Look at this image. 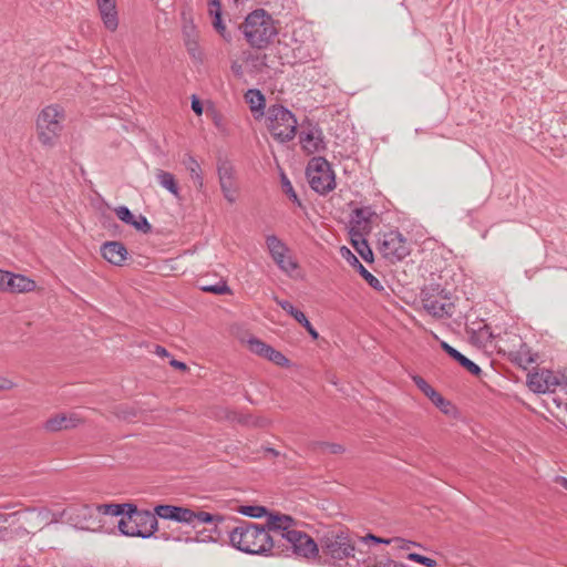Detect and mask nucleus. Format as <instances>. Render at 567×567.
<instances>
[{"instance_id": "1", "label": "nucleus", "mask_w": 567, "mask_h": 567, "mask_svg": "<svg viewBox=\"0 0 567 567\" xmlns=\"http://www.w3.org/2000/svg\"><path fill=\"white\" fill-rule=\"evenodd\" d=\"M274 542L261 524L237 518L231 542L237 550L249 555L278 556Z\"/></svg>"}, {"instance_id": "2", "label": "nucleus", "mask_w": 567, "mask_h": 567, "mask_svg": "<svg viewBox=\"0 0 567 567\" xmlns=\"http://www.w3.org/2000/svg\"><path fill=\"white\" fill-rule=\"evenodd\" d=\"M319 563L333 564L341 567L340 561L353 559L354 565L347 561L349 567H360L359 559H354L355 544L348 528L338 527L326 532L319 539Z\"/></svg>"}, {"instance_id": "3", "label": "nucleus", "mask_w": 567, "mask_h": 567, "mask_svg": "<svg viewBox=\"0 0 567 567\" xmlns=\"http://www.w3.org/2000/svg\"><path fill=\"white\" fill-rule=\"evenodd\" d=\"M275 20L265 9L251 11L243 23L237 25L247 43L256 49L267 48L277 35L278 30Z\"/></svg>"}, {"instance_id": "4", "label": "nucleus", "mask_w": 567, "mask_h": 567, "mask_svg": "<svg viewBox=\"0 0 567 567\" xmlns=\"http://www.w3.org/2000/svg\"><path fill=\"white\" fill-rule=\"evenodd\" d=\"M267 128L280 143H287L297 135L298 122L295 114L281 104H272L266 110Z\"/></svg>"}, {"instance_id": "5", "label": "nucleus", "mask_w": 567, "mask_h": 567, "mask_svg": "<svg viewBox=\"0 0 567 567\" xmlns=\"http://www.w3.org/2000/svg\"><path fill=\"white\" fill-rule=\"evenodd\" d=\"M306 176L311 189L319 195H327L336 188L334 172L324 157H312L307 165Z\"/></svg>"}, {"instance_id": "6", "label": "nucleus", "mask_w": 567, "mask_h": 567, "mask_svg": "<svg viewBox=\"0 0 567 567\" xmlns=\"http://www.w3.org/2000/svg\"><path fill=\"white\" fill-rule=\"evenodd\" d=\"M424 309L436 318H451L454 313L451 291L440 285L425 286L420 293Z\"/></svg>"}, {"instance_id": "7", "label": "nucleus", "mask_w": 567, "mask_h": 567, "mask_svg": "<svg viewBox=\"0 0 567 567\" xmlns=\"http://www.w3.org/2000/svg\"><path fill=\"white\" fill-rule=\"evenodd\" d=\"M266 518V523L261 525L275 540V553L280 556L282 554V543L296 530L292 528L296 525V519L290 515L270 511Z\"/></svg>"}, {"instance_id": "8", "label": "nucleus", "mask_w": 567, "mask_h": 567, "mask_svg": "<svg viewBox=\"0 0 567 567\" xmlns=\"http://www.w3.org/2000/svg\"><path fill=\"white\" fill-rule=\"evenodd\" d=\"M378 249L382 257L394 264L410 255L408 239L398 230L383 233L378 238Z\"/></svg>"}, {"instance_id": "9", "label": "nucleus", "mask_w": 567, "mask_h": 567, "mask_svg": "<svg viewBox=\"0 0 567 567\" xmlns=\"http://www.w3.org/2000/svg\"><path fill=\"white\" fill-rule=\"evenodd\" d=\"M62 110L56 105L44 107L37 118L39 141L45 146H52L54 140L62 130L59 117H62Z\"/></svg>"}, {"instance_id": "10", "label": "nucleus", "mask_w": 567, "mask_h": 567, "mask_svg": "<svg viewBox=\"0 0 567 567\" xmlns=\"http://www.w3.org/2000/svg\"><path fill=\"white\" fill-rule=\"evenodd\" d=\"M284 556L296 555L302 558H318L320 555V545L307 533L301 530H295L290 536L282 543Z\"/></svg>"}, {"instance_id": "11", "label": "nucleus", "mask_w": 567, "mask_h": 567, "mask_svg": "<svg viewBox=\"0 0 567 567\" xmlns=\"http://www.w3.org/2000/svg\"><path fill=\"white\" fill-rule=\"evenodd\" d=\"M266 246L274 262L281 271L291 275L298 269V262L289 255V247L278 236L268 235L266 237Z\"/></svg>"}, {"instance_id": "12", "label": "nucleus", "mask_w": 567, "mask_h": 567, "mask_svg": "<svg viewBox=\"0 0 567 567\" xmlns=\"http://www.w3.org/2000/svg\"><path fill=\"white\" fill-rule=\"evenodd\" d=\"M212 520L209 522H199V525L207 524L213 525L208 528V542L214 543H229L231 545L233 542V530L236 526L237 518L225 516L220 514H212Z\"/></svg>"}, {"instance_id": "13", "label": "nucleus", "mask_w": 567, "mask_h": 567, "mask_svg": "<svg viewBox=\"0 0 567 567\" xmlns=\"http://www.w3.org/2000/svg\"><path fill=\"white\" fill-rule=\"evenodd\" d=\"M302 130L299 133V141L302 150L307 154H313L326 150L323 133L318 124H312L309 120L301 124Z\"/></svg>"}, {"instance_id": "14", "label": "nucleus", "mask_w": 567, "mask_h": 567, "mask_svg": "<svg viewBox=\"0 0 567 567\" xmlns=\"http://www.w3.org/2000/svg\"><path fill=\"white\" fill-rule=\"evenodd\" d=\"M248 348L252 353L269 360L276 365L289 367L290 361L284 353L256 337L248 340Z\"/></svg>"}, {"instance_id": "15", "label": "nucleus", "mask_w": 567, "mask_h": 567, "mask_svg": "<svg viewBox=\"0 0 567 567\" xmlns=\"http://www.w3.org/2000/svg\"><path fill=\"white\" fill-rule=\"evenodd\" d=\"M560 384V380L551 370H543L542 372H532L527 375V385L534 393H546L554 391Z\"/></svg>"}, {"instance_id": "16", "label": "nucleus", "mask_w": 567, "mask_h": 567, "mask_svg": "<svg viewBox=\"0 0 567 567\" xmlns=\"http://www.w3.org/2000/svg\"><path fill=\"white\" fill-rule=\"evenodd\" d=\"M131 522L133 529L141 530V534L134 537L150 538L158 532V520L155 518V514L148 509L141 511Z\"/></svg>"}, {"instance_id": "17", "label": "nucleus", "mask_w": 567, "mask_h": 567, "mask_svg": "<svg viewBox=\"0 0 567 567\" xmlns=\"http://www.w3.org/2000/svg\"><path fill=\"white\" fill-rule=\"evenodd\" d=\"M341 256L352 266L360 276L368 282V285L375 291H384L381 281L373 276L357 258V256L346 246L340 249Z\"/></svg>"}, {"instance_id": "18", "label": "nucleus", "mask_w": 567, "mask_h": 567, "mask_svg": "<svg viewBox=\"0 0 567 567\" xmlns=\"http://www.w3.org/2000/svg\"><path fill=\"white\" fill-rule=\"evenodd\" d=\"M412 380L417 389L431 400V402L439 408L443 413L449 414L452 408L451 401L446 400L439 393L431 384L426 382L421 375H413Z\"/></svg>"}, {"instance_id": "19", "label": "nucleus", "mask_w": 567, "mask_h": 567, "mask_svg": "<svg viewBox=\"0 0 567 567\" xmlns=\"http://www.w3.org/2000/svg\"><path fill=\"white\" fill-rule=\"evenodd\" d=\"M212 513L204 511H193L184 506H176L174 522L190 525L194 529L199 526V522L212 520Z\"/></svg>"}, {"instance_id": "20", "label": "nucleus", "mask_w": 567, "mask_h": 567, "mask_svg": "<svg viewBox=\"0 0 567 567\" xmlns=\"http://www.w3.org/2000/svg\"><path fill=\"white\" fill-rule=\"evenodd\" d=\"M101 255L114 266H123L127 259V248L122 241H106L101 246Z\"/></svg>"}, {"instance_id": "21", "label": "nucleus", "mask_w": 567, "mask_h": 567, "mask_svg": "<svg viewBox=\"0 0 567 567\" xmlns=\"http://www.w3.org/2000/svg\"><path fill=\"white\" fill-rule=\"evenodd\" d=\"M364 235L367 234L361 230V227H350L349 229L350 243L352 247L362 257L363 260L371 264L374 261V255L368 240L364 238Z\"/></svg>"}, {"instance_id": "22", "label": "nucleus", "mask_w": 567, "mask_h": 567, "mask_svg": "<svg viewBox=\"0 0 567 567\" xmlns=\"http://www.w3.org/2000/svg\"><path fill=\"white\" fill-rule=\"evenodd\" d=\"M274 300L282 310H285L299 324H301L313 340H317L319 338L318 331L313 328L311 322L308 320V318L301 310L293 307V305L288 300H282V299H279L278 297H275Z\"/></svg>"}, {"instance_id": "23", "label": "nucleus", "mask_w": 567, "mask_h": 567, "mask_svg": "<svg viewBox=\"0 0 567 567\" xmlns=\"http://www.w3.org/2000/svg\"><path fill=\"white\" fill-rule=\"evenodd\" d=\"M104 27L110 31H115L118 27V16L115 0H96Z\"/></svg>"}, {"instance_id": "24", "label": "nucleus", "mask_w": 567, "mask_h": 567, "mask_svg": "<svg viewBox=\"0 0 567 567\" xmlns=\"http://www.w3.org/2000/svg\"><path fill=\"white\" fill-rule=\"evenodd\" d=\"M377 216V213L371 206L354 208L350 214L351 227H361V230L365 234H370L372 230V218Z\"/></svg>"}, {"instance_id": "25", "label": "nucleus", "mask_w": 567, "mask_h": 567, "mask_svg": "<svg viewBox=\"0 0 567 567\" xmlns=\"http://www.w3.org/2000/svg\"><path fill=\"white\" fill-rule=\"evenodd\" d=\"M6 286V292L22 293L33 291L37 285L34 280L24 275L12 274L9 271Z\"/></svg>"}, {"instance_id": "26", "label": "nucleus", "mask_w": 567, "mask_h": 567, "mask_svg": "<svg viewBox=\"0 0 567 567\" xmlns=\"http://www.w3.org/2000/svg\"><path fill=\"white\" fill-rule=\"evenodd\" d=\"M80 512L83 517L90 516L92 517L94 513L110 515V516H122L124 512L122 507V503H107V504H97V505H82Z\"/></svg>"}, {"instance_id": "27", "label": "nucleus", "mask_w": 567, "mask_h": 567, "mask_svg": "<svg viewBox=\"0 0 567 567\" xmlns=\"http://www.w3.org/2000/svg\"><path fill=\"white\" fill-rule=\"evenodd\" d=\"M80 422L81 419L76 414L68 416L62 413L47 420L44 427L50 432H58L61 430L74 429Z\"/></svg>"}, {"instance_id": "28", "label": "nucleus", "mask_w": 567, "mask_h": 567, "mask_svg": "<svg viewBox=\"0 0 567 567\" xmlns=\"http://www.w3.org/2000/svg\"><path fill=\"white\" fill-rule=\"evenodd\" d=\"M245 101L256 120L266 116V97L259 90L249 89L245 94Z\"/></svg>"}, {"instance_id": "29", "label": "nucleus", "mask_w": 567, "mask_h": 567, "mask_svg": "<svg viewBox=\"0 0 567 567\" xmlns=\"http://www.w3.org/2000/svg\"><path fill=\"white\" fill-rule=\"evenodd\" d=\"M184 42L187 49V52L194 60L202 61L203 53L199 49V44L197 41V34L195 30V25L192 23L189 25H185L183 29Z\"/></svg>"}, {"instance_id": "30", "label": "nucleus", "mask_w": 567, "mask_h": 567, "mask_svg": "<svg viewBox=\"0 0 567 567\" xmlns=\"http://www.w3.org/2000/svg\"><path fill=\"white\" fill-rule=\"evenodd\" d=\"M509 359L523 369H526L527 365L536 361V358L530 353V349L526 343H522L518 351L511 352Z\"/></svg>"}, {"instance_id": "31", "label": "nucleus", "mask_w": 567, "mask_h": 567, "mask_svg": "<svg viewBox=\"0 0 567 567\" xmlns=\"http://www.w3.org/2000/svg\"><path fill=\"white\" fill-rule=\"evenodd\" d=\"M212 19V25L214 30L228 43L233 41L234 34L227 29L223 20V10L217 12L208 13Z\"/></svg>"}, {"instance_id": "32", "label": "nucleus", "mask_w": 567, "mask_h": 567, "mask_svg": "<svg viewBox=\"0 0 567 567\" xmlns=\"http://www.w3.org/2000/svg\"><path fill=\"white\" fill-rule=\"evenodd\" d=\"M156 178L162 187L167 189L175 197H179V187L175 176L172 173L158 169Z\"/></svg>"}, {"instance_id": "33", "label": "nucleus", "mask_w": 567, "mask_h": 567, "mask_svg": "<svg viewBox=\"0 0 567 567\" xmlns=\"http://www.w3.org/2000/svg\"><path fill=\"white\" fill-rule=\"evenodd\" d=\"M184 165L186 169L189 172L190 177L194 184L200 189L204 186V178L202 175V168L199 163L190 155H187V158L184 159Z\"/></svg>"}, {"instance_id": "34", "label": "nucleus", "mask_w": 567, "mask_h": 567, "mask_svg": "<svg viewBox=\"0 0 567 567\" xmlns=\"http://www.w3.org/2000/svg\"><path fill=\"white\" fill-rule=\"evenodd\" d=\"M361 540L365 542V543L371 542L373 544H385V545H389L391 543H398V544H400L399 547H401L403 549H408L410 547V545H414V543L408 542L400 537L383 538V537L375 536L372 533H368L364 537H361Z\"/></svg>"}, {"instance_id": "35", "label": "nucleus", "mask_w": 567, "mask_h": 567, "mask_svg": "<svg viewBox=\"0 0 567 567\" xmlns=\"http://www.w3.org/2000/svg\"><path fill=\"white\" fill-rule=\"evenodd\" d=\"M268 512L269 509L262 505H239L237 507V513L251 518L266 517Z\"/></svg>"}, {"instance_id": "36", "label": "nucleus", "mask_w": 567, "mask_h": 567, "mask_svg": "<svg viewBox=\"0 0 567 567\" xmlns=\"http://www.w3.org/2000/svg\"><path fill=\"white\" fill-rule=\"evenodd\" d=\"M219 182L234 181V166L229 161L219 159L217 164Z\"/></svg>"}, {"instance_id": "37", "label": "nucleus", "mask_w": 567, "mask_h": 567, "mask_svg": "<svg viewBox=\"0 0 567 567\" xmlns=\"http://www.w3.org/2000/svg\"><path fill=\"white\" fill-rule=\"evenodd\" d=\"M200 290L217 296L231 293V289L229 288L226 281H219L218 284L215 285H202Z\"/></svg>"}, {"instance_id": "38", "label": "nucleus", "mask_w": 567, "mask_h": 567, "mask_svg": "<svg viewBox=\"0 0 567 567\" xmlns=\"http://www.w3.org/2000/svg\"><path fill=\"white\" fill-rule=\"evenodd\" d=\"M177 505L171 504H158L154 507L153 513L155 514V518L159 517L163 519H174V513Z\"/></svg>"}, {"instance_id": "39", "label": "nucleus", "mask_w": 567, "mask_h": 567, "mask_svg": "<svg viewBox=\"0 0 567 567\" xmlns=\"http://www.w3.org/2000/svg\"><path fill=\"white\" fill-rule=\"evenodd\" d=\"M281 187L284 193L288 196V198L299 207H302V203L299 199L297 193L295 192L292 184L288 179V177L285 174H281Z\"/></svg>"}, {"instance_id": "40", "label": "nucleus", "mask_w": 567, "mask_h": 567, "mask_svg": "<svg viewBox=\"0 0 567 567\" xmlns=\"http://www.w3.org/2000/svg\"><path fill=\"white\" fill-rule=\"evenodd\" d=\"M117 529L121 535L126 537H134L135 535H140V529H133L132 522L124 516L117 522Z\"/></svg>"}, {"instance_id": "41", "label": "nucleus", "mask_w": 567, "mask_h": 567, "mask_svg": "<svg viewBox=\"0 0 567 567\" xmlns=\"http://www.w3.org/2000/svg\"><path fill=\"white\" fill-rule=\"evenodd\" d=\"M220 189L223 192L224 197L230 203H235L237 199V187L234 181L219 182Z\"/></svg>"}, {"instance_id": "42", "label": "nucleus", "mask_w": 567, "mask_h": 567, "mask_svg": "<svg viewBox=\"0 0 567 567\" xmlns=\"http://www.w3.org/2000/svg\"><path fill=\"white\" fill-rule=\"evenodd\" d=\"M115 214L124 224L133 226L135 224V215L126 206H118L115 208Z\"/></svg>"}, {"instance_id": "43", "label": "nucleus", "mask_w": 567, "mask_h": 567, "mask_svg": "<svg viewBox=\"0 0 567 567\" xmlns=\"http://www.w3.org/2000/svg\"><path fill=\"white\" fill-rule=\"evenodd\" d=\"M16 515H17V513H10V514L0 513V540L7 539V537L10 535L9 520H10V518L14 517Z\"/></svg>"}, {"instance_id": "44", "label": "nucleus", "mask_w": 567, "mask_h": 567, "mask_svg": "<svg viewBox=\"0 0 567 567\" xmlns=\"http://www.w3.org/2000/svg\"><path fill=\"white\" fill-rule=\"evenodd\" d=\"M457 363L474 377H480L482 373V369L464 354L460 358Z\"/></svg>"}, {"instance_id": "45", "label": "nucleus", "mask_w": 567, "mask_h": 567, "mask_svg": "<svg viewBox=\"0 0 567 567\" xmlns=\"http://www.w3.org/2000/svg\"><path fill=\"white\" fill-rule=\"evenodd\" d=\"M132 227L145 235L152 233V225L143 215H138L135 217V224H133Z\"/></svg>"}, {"instance_id": "46", "label": "nucleus", "mask_w": 567, "mask_h": 567, "mask_svg": "<svg viewBox=\"0 0 567 567\" xmlns=\"http://www.w3.org/2000/svg\"><path fill=\"white\" fill-rule=\"evenodd\" d=\"M406 558L409 560L419 563V564L424 565L426 567H436V565H437L436 560H434V559H432L430 557L423 556L421 554H417V553H410V554H408Z\"/></svg>"}, {"instance_id": "47", "label": "nucleus", "mask_w": 567, "mask_h": 567, "mask_svg": "<svg viewBox=\"0 0 567 567\" xmlns=\"http://www.w3.org/2000/svg\"><path fill=\"white\" fill-rule=\"evenodd\" d=\"M316 445L323 452H329L330 454H340L344 452V447L338 443L330 442H317Z\"/></svg>"}, {"instance_id": "48", "label": "nucleus", "mask_w": 567, "mask_h": 567, "mask_svg": "<svg viewBox=\"0 0 567 567\" xmlns=\"http://www.w3.org/2000/svg\"><path fill=\"white\" fill-rule=\"evenodd\" d=\"M122 507L124 509L122 516L126 517L130 520L134 518L136 515H138L142 511L134 503H122Z\"/></svg>"}, {"instance_id": "49", "label": "nucleus", "mask_w": 567, "mask_h": 567, "mask_svg": "<svg viewBox=\"0 0 567 567\" xmlns=\"http://www.w3.org/2000/svg\"><path fill=\"white\" fill-rule=\"evenodd\" d=\"M362 567H406L403 563H399L388 558L385 561H377V563H362Z\"/></svg>"}, {"instance_id": "50", "label": "nucleus", "mask_w": 567, "mask_h": 567, "mask_svg": "<svg viewBox=\"0 0 567 567\" xmlns=\"http://www.w3.org/2000/svg\"><path fill=\"white\" fill-rule=\"evenodd\" d=\"M208 530H209L208 528H203L200 530H197L196 537H194V538L186 537L185 542H207L208 540V538H207Z\"/></svg>"}, {"instance_id": "51", "label": "nucleus", "mask_w": 567, "mask_h": 567, "mask_svg": "<svg viewBox=\"0 0 567 567\" xmlns=\"http://www.w3.org/2000/svg\"><path fill=\"white\" fill-rule=\"evenodd\" d=\"M190 106H192V110L194 111L195 114L202 115V113H203V103H202V101L196 95L192 96Z\"/></svg>"}, {"instance_id": "52", "label": "nucleus", "mask_w": 567, "mask_h": 567, "mask_svg": "<svg viewBox=\"0 0 567 567\" xmlns=\"http://www.w3.org/2000/svg\"><path fill=\"white\" fill-rule=\"evenodd\" d=\"M207 4H208V10H207L208 13L223 10L220 0H207Z\"/></svg>"}, {"instance_id": "53", "label": "nucleus", "mask_w": 567, "mask_h": 567, "mask_svg": "<svg viewBox=\"0 0 567 567\" xmlns=\"http://www.w3.org/2000/svg\"><path fill=\"white\" fill-rule=\"evenodd\" d=\"M477 333L480 337H484L486 340H489L493 337L491 328L487 324L481 327Z\"/></svg>"}, {"instance_id": "54", "label": "nucleus", "mask_w": 567, "mask_h": 567, "mask_svg": "<svg viewBox=\"0 0 567 567\" xmlns=\"http://www.w3.org/2000/svg\"><path fill=\"white\" fill-rule=\"evenodd\" d=\"M8 274L9 271L0 269V290L7 291L6 281L8 280Z\"/></svg>"}, {"instance_id": "55", "label": "nucleus", "mask_w": 567, "mask_h": 567, "mask_svg": "<svg viewBox=\"0 0 567 567\" xmlns=\"http://www.w3.org/2000/svg\"><path fill=\"white\" fill-rule=\"evenodd\" d=\"M169 364L181 371H186L188 369L186 363L178 361L174 358L169 361Z\"/></svg>"}, {"instance_id": "56", "label": "nucleus", "mask_w": 567, "mask_h": 567, "mask_svg": "<svg viewBox=\"0 0 567 567\" xmlns=\"http://www.w3.org/2000/svg\"><path fill=\"white\" fill-rule=\"evenodd\" d=\"M14 386V383L8 379L0 378V391L11 390Z\"/></svg>"}, {"instance_id": "57", "label": "nucleus", "mask_w": 567, "mask_h": 567, "mask_svg": "<svg viewBox=\"0 0 567 567\" xmlns=\"http://www.w3.org/2000/svg\"><path fill=\"white\" fill-rule=\"evenodd\" d=\"M157 538H162L164 540H175V542H181L182 540V537L181 536H173L172 534H168V533H161Z\"/></svg>"}, {"instance_id": "58", "label": "nucleus", "mask_w": 567, "mask_h": 567, "mask_svg": "<svg viewBox=\"0 0 567 567\" xmlns=\"http://www.w3.org/2000/svg\"><path fill=\"white\" fill-rule=\"evenodd\" d=\"M447 355L457 362L463 354L452 347L451 351L447 352Z\"/></svg>"}, {"instance_id": "59", "label": "nucleus", "mask_w": 567, "mask_h": 567, "mask_svg": "<svg viewBox=\"0 0 567 567\" xmlns=\"http://www.w3.org/2000/svg\"><path fill=\"white\" fill-rule=\"evenodd\" d=\"M155 353L162 357H169L168 351L164 347L158 344L155 346Z\"/></svg>"}, {"instance_id": "60", "label": "nucleus", "mask_w": 567, "mask_h": 567, "mask_svg": "<svg viewBox=\"0 0 567 567\" xmlns=\"http://www.w3.org/2000/svg\"><path fill=\"white\" fill-rule=\"evenodd\" d=\"M440 347H441V349H442L446 354H447V352H450V351H451V349H452V346H450V344H449L447 342H445V341H441Z\"/></svg>"}, {"instance_id": "61", "label": "nucleus", "mask_w": 567, "mask_h": 567, "mask_svg": "<svg viewBox=\"0 0 567 567\" xmlns=\"http://www.w3.org/2000/svg\"><path fill=\"white\" fill-rule=\"evenodd\" d=\"M268 423V421L266 419H257L255 422H254V425L256 426H265L266 424Z\"/></svg>"}, {"instance_id": "62", "label": "nucleus", "mask_w": 567, "mask_h": 567, "mask_svg": "<svg viewBox=\"0 0 567 567\" xmlns=\"http://www.w3.org/2000/svg\"><path fill=\"white\" fill-rule=\"evenodd\" d=\"M558 481L560 482L561 486L567 489V478L564 476H559Z\"/></svg>"}, {"instance_id": "63", "label": "nucleus", "mask_w": 567, "mask_h": 567, "mask_svg": "<svg viewBox=\"0 0 567 567\" xmlns=\"http://www.w3.org/2000/svg\"><path fill=\"white\" fill-rule=\"evenodd\" d=\"M266 451H267L268 453L272 454L274 456H278V455H279V452H278V451H276V450H275V449H272V447H268Z\"/></svg>"}, {"instance_id": "64", "label": "nucleus", "mask_w": 567, "mask_h": 567, "mask_svg": "<svg viewBox=\"0 0 567 567\" xmlns=\"http://www.w3.org/2000/svg\"><path fill=\"white\" fill-rule=\"evenodd\" d=\"M250 419H251V416H246L244 420H240V422H243V423H246V424H247V423H249V422H250Z\"/></svg>"}]
</instances>
